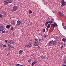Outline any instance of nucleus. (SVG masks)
<instances>
[{"instance_id": "nucleus-1", "label": "nucleus", "mask_w": 66, "mask_h": 66, "mask_svg": "<svg viewBox=\"0 0 66 66\" xmlns=\"http://www.w3.org/2000/svg\"><path fill=\"white\" fill-rule=\"evenodd\" d=\"M13 2V0H6L4 2V4L7 5L8 3H11Z\"/></svg>"}, {"instance_id": "nucleus-2", "label": "nucleus", "mask_w": 66, "mask_h": 66, "mask_svg": "<svg viewBox=\"0 0 66 66\" xmlns=\"http://www.w3.org/2000/svg\"><path fill=\"white\" fill-rule=\"evenodd\" d=\"M48 45L49 46H53V45H54V41H51L49 42Z\"/></svg>"}, {"instance_id": "nucleus-3", "label": "nucleus", "mask_w": 66, "mask_h": 66, "mask_svg": "<svg viewBox=\"0 0 66 66\" xmlns=\"http://www.w3.org/2000/svg\"><path fill=\"white\" fill-rule=\"evenodd\" d=\"M17 10V7L16 6H13V9L11 10L12 12L16 11Z\"/></svg>"}, {"instance_id": "nucleus-4", "label": "nucleus", "mask_w": 66, "mask_h": 66, "mask_svg": "<svg viewBox=\"0 0 66 66\" xmlns=\"http://www.w3.org/2000/svg\"><path fill=\"white\" fill-rule=\"evenodd\" d=\"M7 45V47L8 50H12V48L13 47L12 45H11V44H8Z\"/></svg>"}, {"instance_id": "nucleus-5", "label": "nucleus", "mask_w": 66, "mask_h": 66, "mask_svg": "<svg viewBox=\"0 0 66 66\" xmlns=\"http://www.w3.org/2000/svg\"><path fill=\"white\" fill-rule=\"evenodd\" d=\"M32 46V43H29L27 45H26L25 47L26 48H30Z\"/></svg>"}, {"instance_id": "nucleus-6", "label": "nucleus", "mask_w": 66, "mask_h": 66, "mask_svg": "<svg viewBox=\"0 0 66 66\" xmlns=\"http://www.w3.org/2000/svg\"><path fill=\"white\" fill-rule=\"evenodd\" d=\"M61 4L63 6L66 5V2H65L64 0H62L61 1Z\"/></svg>"}, {"instance_id": "nucleus-7", "label": "nucleus", "mask_w": 66, "mask_h": 66, "mask_svg": "<svg viewBox=\"0 0 66 66\" xmlns=\"http://www.w3.org/2000/svg\"><path fill=\"white\" fill-rule=\"evenodd\" d=\"M58 14L59 15V16H63V12H61V11H59L58 12Z\"/></svg>"}, {"instance_id": "nucleus-8", "label": "nucleus", "mask_w": 66, "mask_h": 66, "mask_svg": "<svg viewBox=\"0 0 66 66\" xmlns=\"http://www.w3.org/2000/svg\"><path fill=\"white\" fill-rule=\"evenodd\" d=\"M4 30V28L3 26L0 27V32H2Z\"/></svg>"}, {"instance_id": "nucleus-9", "label": "nucleus", "mask_w": 66, "mask_h": 66, "mask_svg": "<svg viewBox=\"0 0 66 66\" xmlns=\"http://www.w3.org/2000/svg\"><path fill=\"white\" fill-rule=\"evenodd\" d=\"M16 24L17 25H20L21 24V21L18 20L16 22Z\"/></svg>"}, {"instance_id": "nucleus-10", "label": "nucleus", "mask_w": 66, "mask_h": 66, "mask_svg": "<svg viewBox=\"0 0 66 66\" xmlns=\"http://www.w3.org/2000/svg\"><path fill=\"white\" fill-rule=\"evenodd\" d=\"M11 27V25H7L6 26V29H10V28Z\"/></svg>"}, {"instance_id": "nucleus-11", "label": "nucleus", "mask_w": 66, "mask_h": 66, "mask_svg": "<svg viewBox=\"0 0 66 66\" xmlns=\"http://www.w3.org/2000/svg\"><path fill=\"white\" fill-rule=\"evenodd\" d=\"M9 43L10 44H14V41L13 40H11L9 41Z\"/></svg>"}, {"instance_id": "nucleus-12", "label": "nucleus", "mask_w": 66, "mask_h": 66, "mask_svg": "<svg viewBox=\"0 0 66 66\" xmlns=\"http://www.w3.org/2000/svg\"><path fill=\"white\" fill-rule=\"evenodd\" d=\"M37 61H34V62H32V64L31 65L32 66H33V65H34V64H36V63H37Z\"/></svg>"}, {"instance_id": "nucleus-13", "label": "nucleus", "mask_w": 66, "mask_h": 66, "mask_svg": "<svg viewBox=\"0 0 66 66\" xmlns=\"http://www.w3.org/2000/svg\"><path fill=\"white\" fill-rule=\"evenodd\" d=\"M41 57L42 59V60H45L46 59V57H45V56H43V55H42L41 56Z\"/></svg>"}, {"instance_id": "nucleus-14", "label": "nucleus", "mask_w": 66, "mask_h": 66, "mask_svg": "<svg viewBox=\"0 0 66 66\" xmlns=\"http://www.w3.org/2000/svg\"><path fill=\"white\" fill-rule=\"evenodd\" d=\"M34 45L35 46H38V43L37 42H35L34 43Z\"/></svg>"}, {"instance_id": "nucleus-15", "label": "nucleus", "mask_w": 66, "mask_h": 66, "mask_svg": "<svg viewBox=\"0 0 66 66\" xmlns=\"http://www.w3.org/2000/svg\"><path fill=\"white\" fill-rule=\"evenodd\" d=\"M23 52V51L22 50H20L19 52V54L20 55H21L22 53V52Z\"/></svg>"}, {"instance_id": "nucleus-16", "label": "nucleus", "mask_w": 66, "mask_h": 66, "mask_svg": "<svg viewBox=\"0 0 66 66\" xmlns=\"http://www.w3.org/2000/svg\"><path fill=\"white\" fill-rule=\"evenodd\" d=\"M44 38H46L47 37V35L46 34H45L44 35Z\"/></svg>"}, {"instance_id": "nucleus-17", "label": "nucleus", "mask_w": 66, "mask_h": 66, "mask_svg": "<svg viewBox=\"0 0 66 66\" xmlns=\"http://www.w3.org/2000/svg\"><path fill=\"white\" fill-rule=\"evenodd\" d=\"M50 24H49L47 26V28L49 29V28H50Z\"/></svg>"}, {"instance_id": "nucleus-18", "label": "nucleus", "mask_w": 66, "mask_h": 66, "mask_svg": "<svg viewBox=\"0 0 66 66\" xmlns=\"http://www.w3.org/2000/svg\"><path fill=\"white\" fill-rule=\"evenodd\" d=\"M53 41L54 42V45L55 44L57 45V43L56 42V41Z\"/></svg>"}, {"instance_id": "nucleus-19", "label": "nucleus", "mask_w": 66, "mask_h": 66, "mask_svg": "<svg viewBox=\"0 0 66 66\" xmlns=\"http://www.w3.org/2000/svg\"><path fill=\"white\" fill-rule=\"evenodd\" d=\"M54 25L55 27H57V24H56V23H54Z\"/></svg>"}, {"instance_id": "nucleus-20", "label": "nucleus", "mask_w": 66, "mask_h": 66, "mask_svg": "<svg viewBox=\"0 0 66 66\" xmlns=\"http://www.w3.org/2000/svg\"><path fill=\"white\" fill-rule=\"evenodd\" d=\"M49 22L50 23L49 24H51V23H52V21L51 20L49 21Z\"/></svg>"}, {"instance_id": "nucleus-21", "label": "nucleus", "mask_w": 66, "mask_h": 66, "mask_svg": "<svg viewBox=\"0 0 66 66\" xmlns=\"http://www.w3.org/2000/svg\"><path fill=\"white\" fill-rule=\"evenodd\" d=\"M51 27H54V24L53 25V24H51Z\"/></svg>"}, {"instance_id": "nucleus-22", "label": "nucleus", "mask_w": 66, "mask_h": 66, "mask_svg": "<svg viewBox=\"0 0 66 66\" xmlns=\"http://www.w3.org/2000/svg\"><path fill=\"white\" fill-rule=\"evenodd\" d=\"M28 63H30L31 62V59H30L29 60H28Z\"/></svg>"}, {"instance_id": "nucleus-23", "label": "nucleus", "mask_w": 66, "mask_h": 66, "mask_svg": "<svg viewBox=\"0 0 66 66\" xmlns=\"http://www.w3.org/2000/svg\"><path fill=\"white\" fill-rule=\"evenodd\" d=\"M32 13V11L31 10H30L29 11V14H31Z\"/></svg>"}, {"instance_id": "nucleus-24", "label": "nucleus", "mask_w": 66, "mask_h": 66, "mask_svg": "<svg viewBox=\"0 0 66 66\" xmlns=\"http://www.w3.org/2000/svg\"><path fill=\"white\" fill-rule=\"evenodd\" d=\"M11 24H12V26H14V22H11Z\"/></svg>"}, {"instance_id": "nucleus-25", "label": "nucleus", "mask_w": 66, "mask_h": 66, "mask_svg": "<svg viewBox=\"0 0 66 66\" xmlns=\"http://www.w3.org/2000/svg\"><path fill=\"white\" fill-rule=\"evenodd\" d=\"M2 14H4V15H5V12H4V11L2 12Z\"/></svg>"}, {"instance_id": "nucleus-26", "label": "nucleus", "mask_w": 66, "mask_h": 66, "mask_svg": "<svg viewBox=\"0 0 66 66\" xmlns=\"http://www.w3.org/2000/svg\"><path fill=\"white\" fill-rule=\"evenodd\" d=\"M45 32V29H44L43 30V33H44V32Z\"/></svg>"}, {"instance_id": "nucleus-27", "label": "nucleus", "mask_w": 66, "mask_h": 66, "mask_svg": "<svg viewBox=\"0 0 66 66\" xmlns=\"http://www.w3.org/2000/svg\"><path fill=\"white\" fill-rule=\"evenodd\" d=\"M5 42L6 43H8V40H6L5 41Z\"/></svg>"}, {"instance_id": "nucleus-28", "label": "nucleus", "mask_w": 66, "mask_h": 66, "mask_svg": "<svg viewBox=\"0 0 66 66\" xmlns=\"http://www.w3.org/2000/svg\"><path fill=\"white\" fill-rule=\"evenodd\" d=\"M2 33H5V31L4 30V31H3L2 32Z\"/></svg>"}, {"instance_id": "nucleus-29", "label": "nucleus", "mask_w": 66, "mask_h": 66, "mask_svg": "<svg viewBox=\"0 0 66 66\" xmlns=\"http://www.w3.org/2000/svg\"><path fill=\"white\" fill-rule=\"evenodd\" d=\"M3 16V15L0 14V17H1V18H2Z\"/></svg>"}, {"instance_id": "nucleus-30", "label": "nucleus", "mask_w": 66, "mask_h": 66, "mask_svg": "<svg viewBox=\"0 0 66 66\" xmlns=\"http://www.w3.org/2000/svg\"><path fill=\"white\" fill-rule=\"evenodd\" d=\"M64 29H66V26H64L63 27Z\"/></svg>"}, {"instance_id": "nucleus-31", "label": "nucleus", "mask_w": 66, "mask_h": 66, "mask_svg": "<svg viewBox=\"0 0 66 66\" xmlns=\"http://www.w3.org/2000/svg\"><path fill=\"white\" fill-rule=\"evenodd\" d=\"M48 23L47 22H46L45 24V26H47V25H48Z\"/></svg>"}, {"instance_id": "nucleus-32", "label": "nucleus", "mask_w": 66, "mask_h": 66, "mask_svg": "<svg viewBox=\"0 0 66 66\" xmlns=\"http://www.w3.org/2000/svg\"><path fill=\"white\" fill-rule=\"evenodd\" d=\"M3 47H4V48H5V47H6V45H3Z\"/></svg>"}, {"instance_id": "nucleus-33", "label": "nucleus", "mask_w": 66, "mask_h": 66, "mask_svg": "<svg viewBox=\"0 0 66 66\" xmlns=\"http://www.w3.org/2000/svg\"><path fill=\"white\" fill-rule=\"evenodd\" d=\"M39 41H40V42H41V41H42V39H39Z\"/></svg>"}, {"instance_id": "nucleus-34", "label": "nucleus", "mask_w": 66, "mask_h": 66, "mask_svg": "<svg viewBox=\"0 0 66 66\" xmlns=\"http://www.w3.org/2000/svg\"><path fill=\"white\" fill-rule=\"evenodd\" d=\"M20 65L19 64H17L16 65V66H20Z\"/></svg>"}, {"instance_id": "nucleus-35", "label": "nucleus", "mask_w": 66, "mask_h": 66, "mask_svg": "<svg viewBox=\"0 0 66 66\" xmlns=\"http://www.w3.org/2000/svg\"><path fill=\"white\" fill-rule=\"evenodd\" d=\"M52 19V21H52V22H53V21H54V19Z\"/></svg>"}, {"instance_id": "nucleus-36", "label": "nucleus", "mask_w": 66, "mask_h": 66, "mask_svg": "<svg viewBox=\"0 0 66 66\" xmlns=\"http://www.w3.org/2000/svg\"><path fill=\"white\" fill-rule=\"evenodd\" d=\"M62 25L63 27V26H64V23H62Z\"/></svg>"}, {"instance_id": "nucleus-37", "label": "nucleus", "mask_w": 66, "mask_h": 66, "mask_svg": "<svg viewBox=\"0 0 66 66\" xmlns=\"http://www.w3.org/2000/svg\"><path fill=\"white\" fill-rule=\"evenodd\" d=\"M35 41H37V40H38V39H37V38H36L35 39Z\"/></svg>"}, {"instance_id": "nucleus-38", "label": "nucleus", "mask_w": 66, "mask_h": 66, "mask_svg": "<svg viewBox=\"0 0 66 66\" xmlns=\"http://www.w3.org/2000/svg\"><path fill=\"white\" fill-rule=\"evenodd\" d=\"M63 45L61 46V47H60V49H62V48H63Z\"/></svg>"}, {"instance_id": "nucleus-39", "label": "nucleus", "mask_w": 66, "mask_h": 66, "mask_svg": "<svg viewBox=\"0 0 66 66\" xmlns=\"http://www.w3.org/2000/svg\"><path fill=\"white\" fill-rule=\"evenodd\" d=\"M46 30L47 31H49V29H48V28H46Z\"/></svg>"}, {"instance_id": "nucleus-40", "label": "nucleus", "mask_w": 66, "mask_h": 66, "mask_svg": "<svg viewBox=\"0 0 66 66\" xmlns=\"http://www.w3.org/2000/svg\"><path fill=\"white\" fill-rule=\"evenodd\" d=\"M63 62H65V61H66V60L65 59H64L63 60Z\"/></svg>"}, {"instance_id": "nucleus-41", "label": "nucleus", "mask_w": 66, "mask_h": 66, "mask_svg": "<svg viewBox=\"0 0 66 66\" xmlns=\"http://www.w3.org/2000/svg\"><path fill=\"white\" fill-rule=\"evenodd\" d=\"M42 40H44V38H42Z\"/></svg>"}, {"instance_id": "nucleus-42", "label": "nucleus", "mask_w": 66, "mask_h": 66, "mask_svg": "<svg viewBox=\"0 0 66 66\" xmlns=\"http://www.w3.org/2000/svg\"><path fill=\"white\" fill-rule=\"evenodd\" d=\"M2 46V44H1L0 43V47H1Z\"/></svg>"}, {"instance_id": "nucleus-43", "label": "nucleus", "mask_w": 66, "mask_h": 66, "mask_svg": "<svg viewBox=\"0 0 66 66\" xmlns=\"http://www.w3.org/2000/svg\"><path fill=\"white\" fill-rule=\"evenodd\" d=\"M49 19H50V18H49L48 17L47 18V20H49Z\"/></svg>"}, {"instance_id": "nucleus-44", "label": "nucleus", "mask_w": 66, "mask_h": 66, "mask_svg": "<svg viewBox=\"0 0 66 66\" xmlns=\"http://www.w3.org/2000/svg\"><path fill=\"white\" fill-rule=\"evenodd\" d=\"M62 66H66V65L65 64H63L62 65Z\"/></svg>"}, {"instance_id": "nucleus-45", "label": "nucleus", "mask_w": 66, "mask_h": 66, "mask_svg": "<svg viewBox=\"0 0 66 66\" xmlns=\"http://www.w3.org/2000/svg\"><path fill=\"white\" fill-rule=\"evenodd\" d=\"M63 46H65V43H64L63 44Z\"/></svg>"}, {"instance_id": "nucleus-46", "label": "nucleus", "mask_w": 66, "mask_h": 66, "mask_svg": "<svg viewBox=\"0 0 66 66\" xmlns=\"http://www.w3.org/2000/svg\"><path fill=\"white\" fill-rule=\"evenodd\" d=\"M47 23L48 24V23H49V22H47Z\"/></svg>"}, {"instance_id": "nucleus-47", "label": "nucleus", "mask_w": 66, "mask_h": 66, "mask_svg": "<svg viewBox=\"0 0 66 66\" xmlns=\"http://www.w3.org/2000/svg\"><path fill=\"white\" fill-rule=\"evenodd\" d=\"M20 66H23V65H21Z\"/></svg>"}, {"instance_id": "nucleus-48", "label": "nucleus", "mask_w": 66, "mask_h": 66, "mask_svg": "<svg viewBox=\"0 0 66 66\" xmlns=\"http://www.w3.org/2000/svg\"><path fill=\"white\" fill-rule=\"evenodd\" d=\"M64 63H65V64H66V61L64 62Z\"/></svg>"}, {"instance_id": "nucleus-49", "label": "nucleus", "mask_w": 66, "mask_h": 66, "mask_svg": "<svg viewBox=\"0 0 66 66\" xmlns=\"http://www.w3.org/2000/svg\"><path fill=\"white\" fill-rule=\"evenodd\" d=\"M9 53H8V54H7V55H9Z\"/></svg>"}, {"instance_id": "nucleus-50", "label": "nucleus", "mask_w": 66, "mask_h": 66, "mask_svg": "<svg viewBox=\"0 0 66 66\" xmlns=\"http://www.w3.org/2000/svg\"><path fill=\"white\" fill-rule=\"evenodd\" d=\"M64 59H65V60H66V58H65Z\"/></svg>"}, {"instance_id": "nucleus-51", "label": "nucleus", "mask_w": 66, "mask_h": 66, "mask_svg": "<svg viewBox=\"0 0 66 66\" xmlns=\"http://www.w3.org/2000/svg\"><path fill=\"white\" fill-rule=\"evenodd\" d=\"M65 18H66V16H65Z\"/></svg>"}, {"instance_id": "nucleus-52", "label": "nucleus", "mask_w": 66, "mask_h": 66, "mask_svg": "<svg viewBox=\"0 0 66 66\" xmlns=\"http://www.w3.org/2000/svg\"><path fill=\"white\" fill-rule=\"evenodd\" d=\"M10 30H10V31H11V29H10Z\"/></svg>"}, {"instance_id": "nucleus-53", "label": "nucleus", "mask_w": 66, "mask_h": 66, "mask_svg": "<svg viewBox=\"0 0 66 66\" xmlns=\"http://www.w3.org/2000/svg\"><path fill=\"white\" fill-rule=\"evenodd\" d=\"M11 30L12 31V30Z\"/></svg>"}]
</instances>
